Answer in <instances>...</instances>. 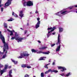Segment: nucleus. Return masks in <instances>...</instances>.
<instances>
[{
	"instance_id": "38",
	"label": "nucleus",
	"mask_w": 77,
	"mask_h": 77,
	"mask_svg": "<svg viewBox=\"0 0 77 77\" xmlns=\"http://www.w3.org/2000/svg\"><path fill=\"white\" fill-rule=\"evenodd\" d=\"M3 65L1 64H0V68H2V67H3Z\"/></svg>"
},
{
	"instance_id": "8",
	"label": "nucleus",
	"mask_w": 77,
	"mask_h": 77,
	"mask_svg": "<svg viewBox=\"0 0 77 77\" xmlns=\"http://www.w3.org/2000/svg\"><path fill=\"white\" fill-rule=\"evenodd\" d=\"M8 65L6 64L5 65V68L3 70H2L0 72L1 75H2L3 74V72H5L6 71V69L8 68Z\"/></svg>"
},
{
	"instance_id": "24",
	"label": "nucleus",
	"mask_w": 77,
	"mask_h": 77,
	"mask_svg": "<svg viewBox=\"0 0 77 77\" xmlns=\"http://www.w3.org/2000/svg\"><path fill=\"white\" fill-rule=\"evenodd\" d=\"M59 32H62V31H63V28H62L61 27H60L59 28Z\"/></svg>"
},
{
	"instance_id": "3",
	"label": "nucleus",
	"mask_w": 77,
	"mask_h": 77,
	"mask_svg": "<svg viewBox=\"0 0 77 77\" xmlns=\"http://www.w3.org/2000/svg\"><path fill=\"white\" fill-rule=\"evenodd\" d=\"M61 42V40H60V34H59L57 38V42L56 43V45H58L59 44V46H57L56 50V52H57L58 51H60V46H61V45H60Z\"/></svg>"
},
{
	"instance_id": "9",
	"label": "nucleus",
	"mask_w": 77,
	"mask_h": 77,
	"mask_svg": "<svg viewBox=\"0 0 77 77\" xmlns=\"http://www.w3.org/2000/svg\"><path fill=\"white\" fill-rule=\"evenodd\" d=\"M12 0H8V1L5 4L4 8H6L7 6H9L11 4V2Z\"/></svg>"
},
{
	"instance_id": "26",
	"label": "nucleus",
	"mask_w": 77,
	"mask_h": 77,
	"mask_svg": "<svg viewBox=\"0 0 77 77\" xmlns=\"http://www.w3.org/2000/svg\"><path fill=\"white\" fill-rule=\"evenodd\" d=\"M12 15H14L15 17H18V15L15 13L14 12H13Z\"/></svg>"
},
{
	"instance_id": "43",
	"label": "nucleus",
	"mask_w": 77,
	"mask_h": 77,
	"mask_svg": "<svg viewBox=\"0 0 77 77\" xmlns=\"http://www.w3.org/2000/svg\"><path fill=\"white\" fill-rule=\"evenodd\" d=\"M45 68H47V69H48V66H46V65L45 66Z\"/></svg>"
},
{
	"instance_id": "62",
	"label": "nucleus",
	"mask_w": 77,
	"mask_h": 77,
	"mask_svg": "<svg viewBox=\"0 0 77 77\" xmlns=\"http://www.w3.org/2000/svg\"><path fill=\"white\" fill-rule=\"evenodd\" d=\"M24 0H22V1H24Z\"/></svg>"
},
{
	"instance_id": "58",
	"label": "nucleus",
	"mask_w": 77,
	"mask_h": 77,
	"mask_svg": "<svg viewBox=\"0 0 77 77\" xmlns=\"http://www.w3.org/2000/svg\"><path fill=\"white\" fill-rule=\"evenodd\" d=\"M48 64H47L46 65V66H48Z\"/></svg>"
},
{
	"instance_id": "28",
	"label": "nucleus",
	"mask_w": 77,
	"mask_h": 77,
	"mask_svg": "<svg viewBox=\"0 0 77 77\" xmlns=\"http://www.w3.org/2000/svg\"><path fill=\"white\" fill-rule=\"evenodd\" d=\"M32 53H35V52H36L37 51H36L35 50V49H33L32 50Z\"/></svg>"
},
{
	"instance_id": "53",
	"label": "nucleus",
	"mask_w": 77,
	"mask_h": 77,
	"mask_svg": "<svg viewBox=\"0 0 77 77\" xmlns=\"http://www.w3.org/2000/svg\"><path fill=\"white\" fill-rule=\"evenodd\" d=\"M9 28H10V29H12V26H9Z\"/></svg>"
},
{
	"instance_id": "44",
	"label": "nucleus",
	"mask_w": 77,
	"mask_h": 77,
	"mask_svg": "<svg viewBox=\"0 0 77 77\" xmlns=\"http://www.w3.org/2000/svg\"><path fill=\"white\" fill-rule=\"evenodd\" d=\"M36 14H38V11L37 10L35 12Z\"/></svg>"
},
{
	"instance_id": "31",
	"label": "nucleus",
	"mask_w": 77,
	"mask_h": 77,
	"mask_svg": "<svg viewBox=\"0 0 77 77\" xmlns=\"http://www.w3.org/2000/svg\"><path fill=\"white\" fill-rule=\"evenodd\" d=\"M48 71L49 72H53V70H51V69L48 70Z\"/></svg>"
},
{
	"instance_id": "29",
	"label": "nucleus",
	"mask_w": 77,
	"mask_h": 77,
	"mask_svg": "<svg viewBox=\"0 0 77 77\" xmlns=\"http://www.w3.org/2000/svg\"><path fill=\"white\" fill-rule=\"evenodd\" d=\"M52 72H55V73H57V72H58V71L57 70H53Z\"/></svg>"
},
{
	"instance_id": "42",
	"label": "nucleus",
	"mask_w": 77,
	"mask_h": 77,
	"mask_svg": "<svg viewBox=\"0 0 77 77\" xmlns=\"http://www.w3.org/2000/svg\"><path fill=\"white\" fill-rule=\"evenodd\" d=\"M37 20H38V21H40V20H40V19L39 18H37Z\"/></svg>"
},
{
	"instance_id": "1",
	"label": "nucleus",
	"mask_w": 77,
	"mask_h": 77,
	"mask_svg": "<svg viewBox=\"0 0 77 77\" xmlns=\"http://www.w3.org/2000/svg\"><path fill=\"white\" fill-rule=\"evenodd\" d=\"M65 9H63V10L59 12L55 13V15H58L60 17H62L63 15H65L67 14L68 13H69V12H72V11H65Z\"/></svg>"
},
{
	"instance_id": "12",
	"label": "nucleus",
	"mask_w": 77,
	"mask_h": 77,
	"mask_svg": "<svg viewBox=\"0 0 77 77\" xmlns=\"http://www.w3.org/2000/svg\"><path fill=\"white\" fill-rule=\"evenodd\" d=\"M58 69H62V70H61V71L63 72V71H65V70H66V69L65 68V67H64L59 66L58 67Z\"/></svg>"
},
{
	"instance_id": "39",
	"label": "nucleus",
	"mask_w": 77,
	"mask_h": 77,
	"mask_svg": "<svg viewBox=\"0 0 77 77\" xmlns=\"http://www.w3.org/2000/svg\"><path fill=\"white\" fill-rule=\"evenodd\" d=\"M4 8H1V12H3V9H4Z\"/></svg>"
},
{
	"instance_id": "63",
	"label": "nucleus",
	"mask_w": 77,
	"mask_h": 77,
	"mask_svg": "<svg viewBox=\"0 0 77 77\" xmlns=\"http://www.w3.org/2000/svg\"><path fill=\"white\" fill-rule=\"evenodd\" d=\"M50 0H47V1H49Z\"/></svg>"
},
{
	"instance_id": "46",
	"label": "nucleus",
	"mask_w": 77,
	"mask_h": 77,
	"mask_svg": "<svg viewBox=\"0 0 77 77\" xmlns=\"http://www.w3.org/2000/svg\"><path fill=\"white\" fill-rule=\"evenodd\" d=\"M56 33L55 32H53L52 33V35H55Z\"/></svg>"
},
{
	"instance_id": "54",
	"label": "nucleus",
	"mask_w": 77,
	"mask_h": 77,
	"mask_svg": "<svg viewBox=\"0 0 77 77\" xmlns=\"http://www.w3.org/2000/svg\"><path fill=\"white\" fill-rule=\"evenodd\" d=\"M12 31V32H15V31H14V30H13Z\"/></svg>"
},
{
	"instance_id": "40",
	"label": "nucleus",
	"mask_w": 77,
	"mask_h": 77,
	"mask_svg": "<svg viewBox=\"0 0 77 77\" xmlns=\"http://www.w3.org/2000/svg\"><path fill=\"white\" fill-rule=\"evenodd\" d=\"M49 72H48V71H47L46 72H45V74H48V73Z\"/></svg>"
},
{
	"instance_id": "27",
	"label": "nucleus",
	"mask_w": 77,
	"mask_h": 77,
	"mask_svg": "<svg viewBox=\"0 0 77 77\" xmlns=\"http://www.w3.org/2000/svg\"><path fill=\"white\" fill-rule=\"evenodd\" d=\"M1 3H2V0H0V8L4 5L3 4H1Z\"/></svg>"
},
{
	"instance_id": "35",
	"label": "nucleus",
	"mask_w": 77,
	"mask_h": 77,
	"mask_svg": "<svg viewBox=\"0 0 77 77\" xmlns=\"http://www.w3.org/2000/svg\"><path fill=\"white\" fill-rule=\"evenodd\" d=\"M60 75H61V76H65V77L66 76V75H65V74L64 73L60 74Z\"/></svg>"
},
{
	"instance_id": "4",
	"label": "nucleus",
	"mask_w": 77,
	"mask_h": 77,
	"mask_svg": "<svg viewBox=\"0 0 77 77\" xmlns=\"http://www.w3.org/2000/svg\"><path fill=\"white\" fill-rule=\"evenodd\" d=\"M20 55V56L17 57L18 59H21V58H24V57H28L30 55V54H29L27 51H24L23 53H21Z\"/></svg>"
},
{
	"instance_id": "50",
	"label": "nucleus",
	"mask_w": 77,
	"mask_h": 77,
	"mask_svg": "<svg viewBox=\"0 0 77 77\" xmlns=\"http://www.w3.org/2000/svg\"><path fill=\"white\" fill-rule=\"evenodd\" d=\"M2 35V32H1V31H0V35Z\"/></svg>"
},
{
	"instance_id": "10",
	"label": "nucleus",
	"mask_w": 77,
	"mask_h": 77,
	"mask_svg": "<svg viewBox=\"0 0 77 77\" xmlns=\"http://www.w3.org/2000/svg\"><path fill=\"white\" fill-rule=\"evenodd\" d=\"M27 6H32L33 5V4L32 1H29L27 2Z\"/></svg>"
},
{
	"instance_id": "47",
	"label": "nucleus",
	"mask_w": 77,
	"mask_h": 77,
	"mask_svg": "<svg viewBox=\"0 0 77 77\" xmlns=\"http://www.w3.org/2000/svg\"><path fill=\"white\" fill-rule=\"evenodd\" d=\"M62 46L63 47H65V45H64L62 44Z\"/></svg>"
},
{
	"instance_id": "16",
	"label": "nucleus",
	"mask_w": 77,
	"mask_h": 77,
	"mask_svg": "<svg viewBox=\"0 0 77 77\" xmlns=\"http://www.w3.org/2000/svg\"><path fill=\"white\" fill-rule=\"evenodd\" d=\"M22 3L23 5V6L26 7V6H27V2H26V1L23 2L22 1Z\"/></svg>"
},
{
	"instance_id": "6",
	"label": "nucleus",
	"mask_w": 77,
	"mask_h": 77,
	"mask_svg": "<svg viewBox=\"0 0 77 77\" xmlns=\"http://www.w3.org/2000/svg\"><path fill=\"white\" fill-rule=\"evenodd\" d=\"M16 38H15L16 40L18 42H22V40H23V38H20L19 37H18V34H17V32H15V34Z\"/></svg>"
},
{
	"instance_id": "60",
	"label": "nucleus",
	"mask_w": 77,
	"mask_h": 77,
	"mask_svg": "<svg viewBox=\"0 0 77 77\" xmlns=\"http://www.w3.org/2000/svg\"><path fill=\"white\" fill-rule=\"evenodd\" d=\"M30 14H32V12H30Z\"/></svg>"
},
{
	"instance_id": "51",
	"label": "nucleus",
	"mask_w": 77,
	"mask_h": 77,
	"mask_svg": "<svg viewBox=\"0 0 77 77\" xmlns=\"http://www.w3.org/2000/svg\"><path fill=\"white\" fill-rule=\"evenodd\" d=\"M20 29H21V30H24V29H23L22 28H20Z\"/></svg>"
},
{
	"instance_id": "25",
	"label": "nucleus",
	"mask_w": 77,
	"mask_h": 77,
	"mask_svg": "<svg viewBox=\"0 0 77 77\" xmlns=\"http://www.w3.org/2000/svg\"><path fill=\"white\" fill-rule=\"evenodd\" d=\"M71 75V73L70 72H69L67 73L65 75L66 77H69L70 75Z\"/></svg>"
},
{
	"instance_id": "64",
	"label": "nucleus",
	"mask_w": 77,
	"mask_h": 77,
	"mask_svg": "<svg viewBox=\"0 0 77 77\" xmlns=\"http://www.w3.org/2000/svg\"><path fill=\"white\" fill-rule=\"evenodd\" d=\"M1 59H1V58H0V60H1Z\"/></svg>"
},
{
	"instance_id": "33",
	"label": "nucleus",
	"mask_w": 77,
	"mask_h": 77,
	"mask_svg": "<svg viewBox=\"0 0 77 77\" xmlns=\"http://www.w3.org/2000/svg\"><path fill=\"white\" fill-rule=\"evenodd\" d=\"M55 62H56V61H55V60H54L52 63V65H55Z\"/></svg>"
},
{
	"instance_id": "37",
	"label": "nucleus",
	"mask_w": 77,
	"mask_h": 77,
	"mask_svg": "<svg viewBox=\"0 0 77 77\" xmlns=\"http://www.w3.org/2000/svg\"><path fill=\"white\" fill-rule=\"evenodd\" d=\"M15 38H16L15 37H13L11 38V39L12 40H14V39H15Z\"/></svg>"
},
{
	"instance_id": "61",
	"label": "nucleus",
	"mask_w": 77,
	"mask_h": 77,
	"mask_svg": "<svg viewBox=\"0 0 77 77\" xmlns=\"http://www.w3.org/2000/svg\"><path fill=\"white\" fill-rule=\"evenodd\" d=\"M33 77H36V76H33Z\"/></svg>"
},
{
	"instance_id": "11",
	"label": "nucleus",
	"mask_w": 77,
	"mask_h": 77,
	"mask_svg": "<svg viewBox=\"0 0 77 77\" xmlns=\"http://www.w3.org/2000/svg\"><path fill=\"white\" fill-rule=\"evenodd\" d=\"M37 54H40V53H42L43 54H49V53H50V52L48 51L42 52V51H40L38 52H37Z\"/></svg>"
},
{
	"instance_id": "17",
	"label": "nucleus",
	"mask_w": 77,
	"mask_h": 77,
	"mask_svg": "<svg viewBox=\"0 0 77 77\" xmlns=\"http://www.w3.org/2000/svg\"><path fill=\"white\" fill-rule=\"evenodd\" d=\"M74 7H75V8H77V5H73L72 6L69 7L68 8V9H73V8H74Z\"/></svg>"
},
{
	"instance_id": "59",
	"label": "nucleus",
	"mask_w": 77,
	"mask_h": 77,
	"mask_svg": "<svg viewBox=\"0 0 77 77\" xmlns=\"http://www.w3.org/2000/svg\"><path fill=\"white\" fill-rule=\"evenodd\" d=\"M50 63H49L48 64V65H50Z\"/></svg>"
},
{
	"instance_id": "34",
	"label": "nucleus",
	"mask_w": 77,
	"mask_h": 77,
	"mask_svg": "<svg viewBox=\"0 0 77 77\" xmlns=\"http://www.w3.org/2000/svg\"><path fill=\"white\" fill-rule=\"evenodd\" d=\"M26 68H31V67L30 66H28V64H27Z\"/></svg>"
},
{
	"instance_id": "56",
	"label": "nucleus",
	"mask_w": 77,
	"mask_h": 77,
	"mask_svg": "<svg viewBox=\"0 0 77 77\" xmlns=\"http://www.w3.org/2000/svg\"><path fill=\"white\" fill-rule=\"evenodd\" d=\"M29 35H30V34H29L28 35H27V37L29 36Z\"/></svg>"
},
{
	"instance_id": "23",
	"label": "nucleus",
	"mask_w": 77,
	"mask_h": 77,
	"mask_svg": "<svg viewBox=\"0 0 77 77\" xmlns=\"http://www.w3.org/2000/svg\"><path fill=\"white\" fill-rule=\"evenodd\" d=\"M7 30L8 31V32H10L11 33V34L10 35V36H12V35H13V32H12V31H10L8 29H7Z\"/></svg>"
},
{
	"instance_id": "18",
	"label": "nucleus",
	"mask_w": 77,
	"mask_h": 77,
	"mask_svg": "<svg viewBox=\"0 0 77 77\" xmlns=\"http://www.w3.org/2000/svg\"><path fill=\"white\" fill-rule=\"evenodd\" d=\"M27 66V64H23L21 65L22 68H26Z\"/></svg>"
},
{
	"instance_id": "15",
	"label": "nucleus",
	"mask_w": 77,
	"mask_h": 77,
	"mask_svg": "<svg viewBox=\"0 0 77 77\" xmlns=\"http://www.w3.org/2000/svg\"><path fill=\"white\" fill-rule=\"evenodd\" d=\"M11 60L12 62H13L14 63V65H16V64H17V63H18V61H15L13 59H11Z\"/></svg>"
},
{
	"instance_id": "36",
	"label": "nucleus",
	"mask_w": 77,
	"mask_h": 77,
	"mask_svg": "<svg viewBox=\"0 0 77 77\" xmlns=\"http://www.w3.org/2000/svg\"><path fill=\"white\" fill-rule=\"evenodd\" d=\"M27 30H25L24 31V35H26V33H27Z\"/></svg>"
},
{
	"instance_id": "21",
	"label": "nucleus",
	"mask_w": 77,
	"mask_h": 77,
	"mask_svg": "<svg viewBox=\"0 0 77 77\" xmlns=\"http://www.w3.org/2000/svg\"><path fill=\"white\" fill-rule=\"evenodd\" d=\"M12 73V70H11L9 71V75L10 77H12V74H11Z\"/></svg>"
},
{
	"instance_id": "52",
	"label": "nucleus",
	"mask_w": 77,
	"mask_h": 77,
	"mask_svg": "<svg viewBox=\"0 0 77 77\" xmlns=\"http://www.w3.org/2000/svg\"><path fill=\"white\" fill-rule=\"evenodd\" d=\"M11 68V66H10L9 67H8V68Z\"/></svg>"
},
{
	"instance_id": "22",
	"label": "nucleus",
	"mask_w": 77,
	"mask_h": 77,
	"mask_svg": "<svg viewBox=\"0 0 77 77\" xmlns=\"http://www.w3.org/2000/svg\"><path fill=\"white\" fill-rule=\"evenodd\" d=\"M47 48V47H43L40 48H39V49L40 50H45V49H46V48Z\"/></svg>"
},
{
	"instance_id": "19",
	"label": "nucleus",
	"mask_w": 77,
	"mask_h": 77,
	"mask_svg": "<svg viewBox=\"0 0 77 77\" xmlns=\"http://www.w3.org/2000/svg\"><path fill=\"white\" fill-rule=\"evenodd\" d=\"M4 26L5 28L6 29L8 28V24H7L6 23L4 22Z\"/></svg>"
},
{
	"instance_id": "14",
	"label": "nucleus",
	"mask_w": 77,
	"mask_h": 77,
	"mask_svg": "<svg viewBox=\"0 0 77 77\" xmlns=\"http://www.w3.org/2000/svg\"><path fill=\"white\" fill-rule=\"evenodd\" d=\"M23 11H20L19 14V16L21 18H23L24 16V14H23Z\"/></svg>"
},
{
	"instance_id": "2",
	"label": "nucleus",
	"mask_w": 77,
	"mask_h": 77,
	"mask_svg": "<svg viewBox=\"0 0 77 77\" xmlns=\"http://www.w3.org/2000/svg\"><path fill=\"white\" fill-rule=\"evenodd\" d=\"M0 38L2 41L3 43L4 44V52H5V48H6L7 49H8V43H6L5 42V37L4 36H3V35L1 34L0 35Z\"/></svg>"
},
{
	"instance_id": "32",
	"label": "nucleus",
	"mask_w": 77,
	"mask_h": 77,
	"mask_svg": "<svg viewBox=\"0 0 77 77\" xmlns=\"http://www.w3.org/2000/svg\"><path fill=\"white\" fill-rule=\"evenodd\" d=\"M41 77H44V73H42H42H41Z\"/></svg>"
},
{
	"instance_id": "55",
	"label": "nucleus",
	"mask_w": 77,
	"mask_h": 77,
	"mask_svg": "<svg viewBox=\"0 0 77 77\" xmlns=\"http://www.w3.org/2000/svg\"><path fill=\"white\" fill-rule=\"evenodd\" d=\"M27 26H29V23H28L27 24Z\"/></svg>"
},
{
	"instance_id": "49",
	"label": "nucleus",
	"mask_w": 77,
	"mask_h": 77,
	"mask_svg": "<svg viewBox=\"0 0 77 77\" xmlns=\"http://www.w3.org/2000/svg\"><path fill=\"white\" fill-rule=\"evenodd\" d=\"M3 54V52L2 53L1 52H0V54Z\"/></svg>"
},
{
	"instance_id": "41",
	"label": "nucleus",
	"mask_w": 77,
	"mask_h": 77,
	"mask_svg": "<svg viewBox=\"0 0 77 77\" xmlns=\"http://www.w3.org/2000/svg\"><path fill=\"white\" fill-rule=\"evenodd\" d=\"M55 45V44H52L51 45V47H54Z\"/></svg>"
},
{
	"instance_id": "20",
	"label": "nucleus",
	"mask_w": 77,
	"mask_h": 77,
	"mask_svg": "<svg viewBox=\"0 0 77 77\" xmlns=\"http://www.w3.org/2000/svg\"><path fill=\"white\" fill-rule=\"evenodd\" d=\"M46 57H42L39 59V60H45V59H46Z\"/></svg>"
},
{
	"instance_id": "30",
	"label": "nucleus",
	"mask_w": 77,
	"mask_h": 77,
	"mask_svg": "<svg viewBox=\"0 0 77 77\" xmlns=\"http://www.w3.org/2000/svg\"><path fill=\"white\" fill-rule=\"evenodd\" d=\"M8 21H13V19L12 18H10V19L7 20Z\"/></svg>"
},
{
	"instance_id": "7",
	"label": "nucleus",
	"mask_w": 77,
	"mask_h": 77,
	"mask_svg": "<svg viewBox=\"0 0 77 77\" xmlns=\"http://www.w3.org/2000/svg\"><path fill=\"white\" fill-rule=\"evenodd\" d=\"M5 52H4V47L3 48V54H4V55L3 56V57H2V59H5V57H6V54L7 53V52L8 51L7 50H9V47L8 46V49H7V48H5Z\"/></svg>"
},
{
	"instance_id": "5",
	"label": "nucleus",
	"mask_w": 77,
	"mask_h": 77,
	"mask_svg": "<svg viewBox=\"0 0 77 77\" xmlns=\"http://www.w3.org/2000/svg\"><path fill=\"white\" fill-rule=\"evenodd\" d=\"M57 29V28L55 27H54L52 28L51 27L48 29V32L47 34V36L48 38V37L51 35V32H53V31H54L55 29Z\"/></svg>"
},
{
	"instance_id": "57",
	"label": "nucleus",
	"mask_w": 77,
	"mask_h": 77,
	"mask_svg": "<svg viewBox=\"0 0 77 77\" xmlns=\"http://www.w3.org/2000/svg\"><path fill=\"white\" fill-rule=\"evenodd\" d=\"M48 77H50V75H49L48 76Z\"/></svg>"
},
{
	"instance_id": "48",
	"label": "nucleus",
	"mask_w": 77,
	"mask_h": 77,
	"mask_svg": "<svg viewBox=\"0 0 77 77\" xmlns=\"http://www.w3.org/2000/svg\"><path fill=\"white\" fill-rule=\"evenodd\" d=\"M51 59H49V62H51Z\"/></svg>"
},
{
	"instance_id": "13",
	"label": "nucleus",
	"mask_w": 77,
	"mask_h": 77,
	"mask_svg": "<svg viewBox=\"0 0 77 77\" xmlns=\"http://www.w3.org/2000/svg\"><path fill=\"white\" fill-rule=\"evenodd\" d=\"M41 23V21H38L37 22V24L35 25V28L36 29H38V27H39V24Z\"/></svg>"
},
{
	"instance_id": "45",
	"label": "nucleus",
	"mask_w": 77,
	"mask_h": 77,
	"mask_svg": "<svg viewBox=\"0 0 77 77\" xmlns=\"http://www.w3.org/2000/svg\"><path fill=\"white\" fill-rule=\"evenodd\" d=\"M37 42H38V43H39V44H41V42L40 41H39V40H38L37 41Z\"/></svg>"
}]
</instances>
